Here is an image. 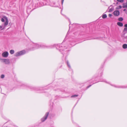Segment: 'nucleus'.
I'll return each instance as SVG.
<instances>
[{
  "mask_svg": "<svg viewBox=\"0 0 127 127\" xmlns=\"http://www.w3.org/2000/svg\"><path fill=\"white\" fill-rule=\"evenodd\" d=\"M123 19L122 17H120L118 19V20L120 21H123Z\"/></svg>",
  "mask_w": 127,
  "mask_h": 127,
  "instance_id": "obj_17",
  "label": "nucleus"
},
{
  "mask_svg": "<svg viewBox=\"0 0 127 127\" xmlns=\"http://www.w3.org/2000/svg\"><path fill=\"white\" fill-rule=\"evenodd\" d=\"M78 96V95H72L71 96V97H76Z\"/></svg>",
  "mask_w": 127,
  "mask_h": 127,
  "instance_id": "obj_20",
  "label": "nucleus"
},
{
  "mask_svg": "<svg viewBox=\"0 0 127 127\" xmlns=\"http://www.w3.org/2000/svg\"><path fill=\"white\" fill-rule=\"evenodd\" d=\"M95 83H93V84H95Z\"/></svg>",
  "mask_w": 127,
  "mask_h": 127,
  "instance_id": "obj_34",
  "label": "nucleus"
},
{
  "mask_svg": "<svg viewBox=\"0 0 127 127\" xmlns=\"http://www.w3.org/2000/svg\"><path fill=\"white\" fill-rule=\"evenodd\" d=\"M123 31L124 32H125L127 33V28H125Z\"/></svg>",
  "mask_w": 127,
  "mask_h": 127,
  "instance_id": "obj_19",
  "label": "nucleus"
},
{
  "mask_svg": "<svg viewBox=\"0 0 127 127\" xmlns=\"http://www.w3.org/2000/svg\"><path fill=\"white\" fill-rule=\"evenodd\" d=\"M3 29H4V28H3L1 30H2Z\"/></svg>",
  "mask_w": 127,
  "mask_h": 127,
  "instance_id": "obj_33",
  "label": "nucleus"
},
{
  "mask_svg": "<svg viewBox=\"0 0 127 127\" xmlns=\"http://www.w3.org/2000/svg\"><path fill=\"white\" fill-rule=\"evenodd\" d=\"M62 44H58L57 45L56 47V48L59 50L60 52L63 50V47L62 46Z\"/></svg>",
  "mask_w": 127,
  "mask_h": 127,
  "instance_id": "obj_5",
  "label": "nucleus"
},
{
  "mask_svg": "<svg viewBox=\"0 0 127 127\" xmlns=\"http://www.w3.org/2000/svg\"><path fill=\"white\" fill-rule=\"evenodd\" d=\"M112 16V15L111 14H109L108 15V16L110 17H111Z\"/></svg>",
  "mask_w": 127,
  "mask_h": 127,
  "instance_id": "obj_26",
  "label": "nucleus"
},
{
  "mask_svg": "<svg viewBox=\"0 0 127 127\" xmlns=\"http://www.w3.org/2000/svg\"><path fill=\"white\" fill-rule=\"evenodd\" d=\"M123 8H127V4H125V3H123Z\"/></svg>",
  "mask_w": 127,
  "mask_h": 127,
  "instance_id": "obj_15",
  "label": "nucleus"
},
{
  "mask_svg": "<svg viewBox=\"0 0 127 127\" xmlns=\"http://www.w3.org/2000/svg\"><path fill=\"white\" fill-rule=\"evenodd\" d=\"M10 53L11 54H13L14 53V51L13 50H11L10 51Z\"/></svg>",
  "mask_w": 127,
  "mask_h": 127,
  "instance_id": "obj_16",
  "label": "nucleus"
},
{
  "mask_svg": "<svg viewBox=\"0 0 127 127\" xmlns=\"http://www.w3.org/2000/svg\"><path fill=\"white\" fill-rule=\"evenodd\" d=\"M34 46L36 49H38L40 48H49L51 47L50 46H47L43 45H39L37 43L34 44Z\"/></svg>",
  "mask_w": 127,
  "mask_h": 127,
  "instance_id": "obj_1",
  "label": "nucleus"
},
{
  "mask_svg": "<svg viewBox=\"0 0 127 127\" xmlns=\"http://www.w3.org/2000/svg\"><path fill=\"white\" fill-rule=\"evenodd\" d=\"M49 113L48 112H47L45 114V116L41 119V121L42 122H44L47 119L48 115Z\"/></svg>",
  "mask_w": 127,
  "mask_h": 127,
  "instance_id": "obj_4",
  "label": "nucleus"
},
{
  "mask_svg": "<svg viewBox=\"0 0 127 127\" xmlns=\"http://www.w3.org/2000/svg\"><path fill=\"white\" fill-rule=\"evenodd\" d=\"M117 24L120 27H122L123 26V24L120 22H118L117 23Z\"/></svg>",
  "mask_w": 127,
  "mask_h": 127,
  "instance_id": "obj_12",
  "label": "nucleus"
},
{
  "mask_svg": "<svg viewBox=\"0 0 127 127\" xmlns=\"http://www.w3.org/2000/svg\"><path fill=\"white\" fill-rule=\"evenodd\" d=\"M123 48L124 49H126L127 48V44H124L123 45Z\"/></svg>",
  "mask_w": 127,
  "mask_h": 127,
  "instance_id": "obj_13",
  "label": "nucleus"
},
{
  "mask_svg": "<svg viewBox=\"0 0 127 127\" xmlns=\"http://www.w3.org/2000/svg\"><path fill=\"white\" fill-rule=\"evenodd\" d=\"M26 87H29L30 89L32 90H35L36 91H38L39 90L38 88H34L32 86H26Z\"/></svg>",
  "mask_w": 127,
  "mask_h": 127,
  "instance_id": "obj_11",
  "label": "nucleus"
},
{
  "mask_svg": "<svg viewBox=\"0 0 127 127\" xmlns=\"http://www.w3.org/2000/svg\"><path fill=\"white\" fill-rule=\"evenodd\" d=\"M2 27V26H0V29Z\"/></svg>",
  "mask_w": 127,
  "mask_h": 127,
  "instance_id": "obj_30",
  "label": "nucleus"
},
{
  "mask_svg": "<svg viewBox=\"0 0 127 127\" xmlns=\"http://www.w3.org/2000/svg\"><path fill=\"white\" fill-rule=\"evenodd\" d=\"M125 12L126 13V14H127V11H125Z\"/></svg>",
  "mask_w": 127,
  "mask_h": 127,
  "instance_id": "obj_31",
  "label": "nucleus"
},
{
  "mask_svg": "<svg viewBox=\"0 0 127 127\" xmlns=\"http://www.w3.org/2000/svg\"><path fill=\"white\" fill-rule=\"evenodd\" d=\"M110 85L111 86H113L115 88H127V87H125V86H116L115 85H112L111 84H110Z\"/></svg>",
  "mask_w": 127,
  "mask_h": 127,
  "instance_id": "obj_10",
  "label": "nucleus"
},
{
  "mask_svg": "<svg viewBox=\"0 0 127 127\" xmlns=\"http://www.w3.org/2000/svg\"><path fill=\"white\" fill-rule=\"evenodd\" d=\"M124 27H126V28H127V24H125L124 25Z\"/></svg>",
  "mask_w": 127,
  "mask_h": 127,
  "instance_id": "obj_27",
  "label": "nucleus"
},
{
  "mask_svg": "<svg viewBox=\"0 0 127 127\" xmlns=\"http://www.w3.org/2000/svg\"><path fill=\"white\" fill-rule=\"evenodd\" d=\"M92 86V85H89V86H88L87 87V89L88 88H89L91 86Z\"/></svg>",
  "mask_w": 127,
  "mask_h": 127,
  "instance_id": "obj_25",
  "label": "nucleus"
},
{
  "mask_svg": "<svg viewBox=\"0 0 127 127\" xmlns=\"http://www.w3.org/2000/svg\"><path fill=\"white\" fill-rule=\"evenodd\" d=\"M26 53V52L25 50H23L22 51L18 52L15 54V56L17 57L20 56Z\"/></svg>",
  "mask_w": 127,
  "mask_h": 127,
  "instance_id": "obj_2",
  "label": "nucleus"
},
{
  "mask_svg": "<svg viewBox=\"0 0 127 127\" xmlns=\"http://www.w3.org/2000/svg\"><path fill=\"white\" fill-rule=\"evenodd\" d=\"M66 63H67V65L68 66V67L69 68H71V66L69 64L68 61H66Z\"/></svg>",
  "mask_w": 127,
  "mask_h": 127,
  "instance_id": "obj_14",
  "label": "nucleus"
},
{
  "mask_svg": "<svg viewBox=\"0 0 127 127\" xmlns=\"http://www.w3.org/2000/svg\"><path fill=\"white\" fill-rule=\"evenodd\" d=\"M4 18H2L1 19V21L2 22H4L5 21L4 19H5V22L4 23V26H6L8 24V19L7 18V17H6V16H4V17H3Z\"/></svg>",
  "mask_w": 127,
  "mask_h": 127,
  "instance_id": "obj_3",
  "label": "nucleus"
},
{
  "mask_svg": "<svg viewBox=\"0 0 127 127\" xmlns=\"http://www.w3.org/2000/svg\"><path fill=\"white\" fill-rule=\"evenodd\" d=\"M118 1L119 2H123L124 0H118Z\"/></svg>",
  "mask_w": 127,
  "mask_h": 127,
  "instance_id": "obj_23",
  "label": "nucleus"
},
{
  "mask_svg": "<svg viewBox=\"0 0 127 127\" xmlns=\"http://www.w3.org/2000/svg\"><path fill=\"white\" fill-rule=\"evenodd\" d=\"M126 4H127V2L126 3Z\"/></svg>",
  "mask_w": 127,
  "mask_h": 127,
  "instance_id": "obj_32",
  "label": "nucleus"
},
{
  "mask_svg": "<svg viewBox=\"0 0 127 127\" xmlns=\"http://www.w3.org/2000/svg\"><path fill=\"white\" fill-rule=\"evenodd\" d=\"M122 8V6H119L118 7L116 8V9H120Z\"/></svg>",
  "mask_w": 127,
  "mask_h": 127,
  "instance_id": "obj_21",
  "label": "nucleus"
},
{
  "mask_svg": "<svg viewBox=\"0 0 127 127\" xmlns=\"http://www.w3.org/2000/svg\"><path fill=\"white\" fill-rule=\"evenodd\" d=\"M102 17L104 19L107 17V16L106 14H104L103 15Z\"/></svg>",
  "mask_w": 127,
  "mask_h": 127,
  "instance_id": "obj_18",
  "label": "nucleus"
},
{
  "mask_svg": "<svg viewBox=\"0 0 127 127\" xmlns=\"http://www.w3.org/2000/svg\"><path fill=\"white\" fill-rule=\"evenodd\" d=\"M100 81L101 82H105L106 83H108L105 80H101Z\"/></svg>",
  "mask_w": 127,
  "mask_h": 127,
  "instance_id": "obj_24",
  "label": "nucleus"
},
{
  "mask_svg": "<svg viewBox=\"0 0 127 127\" xmlns=\"http://www.w3.org/2000/svg\"><path fill=\"white\" fill-rule=\"evenodd\" d=\"M113 14L115 16H118L120 14V12L119 11L116 10H115L113 12Z\"/></svg>",
  "mask_w": 127,
  "mask_h": 127,
  "instance_id": "obj_7",
  "label": "nucleus"
},
{
  "mask_svg": "<svg viewBox=\"0 0 127 127\" xmlns=\"http://www.w3.org/2000/svg\"><path fill=\"white\" fill-rule=\"evenodd\" d=\"M2 60L3 62L6 64H9L10 63V61L9 59H3Z\"/></svg>",
  "mask_w": 127,
  "mask_h": 127,
  "instance_id": "obj_8",
  "label": "nucleus"
},
{
  "mask_svg": "<svg viewBox=\"0 0 127 127\" xmlns=\"http://www.w3.org/2000/svg\"><path fill=\"white\" fill-rule=\"evenodd\" d=\"M4 74H2L0 76L1 78H3L4 77Z\"/></svg>",
  "mask_w": 127,
  "mask_h": 127,
  "instance_id": "obj_22",
  "label": "nucleus"
},
{
  "mask_svg": "<svg viewBox=\"0 0 127 127\" xmlns=\"http://www.w3.org/2000/svg\"><path fill=\"white\" fill-rule=\"evenodd\" d=\"M64 0H62V4H63Z\"/></svg>",
  "mask_w": 127,
  "mask_h": 127,
  "instance_id": "obj_28",
  "label": "nucleus"
},
{
  "mask_svg": "<svg viewBox=\"0 0 127 127\" xmlns=\"http://www.w3.org/2000/svg\"><path fill=\"white\" fill-rule=\"evenodd\" d=\"M127 10H126V9H125L124 10V11L125 12V11H127Z\"/></svg>",
  "mask_w": 127,
  "mask_h": 127,
  "instance_id": "obj_29",
  "label": "nucleus"
},
{
  "mask_svg": "<svg viewBox=\"0 0 127 127\" xmlns=\"http://www.w3.org/2000/svg\"><path fill=\"white\" fill-rule=\"evenodd\" d=\"M109 8V12H112L114 10V8L112 5H110L108 8Z\"/></svg>",
  "mask_w": 127,
  "mask_h": 127,
  "instance_id": "obj_9",
  "label": "nucleus"
},
{
  "mask_svg": "<svg viewBox=\"0 0 127 127\" xmlns=\"http://www.w3.org/2000/svg\"><path fill=\"white\" fill-rule=\"evenodd\" d=\"M28 11V9L27 10V11Z\"/></svg>",
  "mask_w": 127,
  "mask_h": 127,
  "instance_id": "obj_35",
  "label": "nucleus"
},
{
  "mask_svg": "<svg viewBox=\"0 0 127 127\" xmlns=\"http://www.w3.org/2000/svg\"><path fill=\"white\" fill-rule=\"evenodd\" d=\"M8 53L7 52L5 51L2 53V56L3 57L6 58L8 56Z\"/></svg>",
  "mask_w": 127,
  "mask_h": 127,
  "instance_id": "obj_6",
  "label": "nucleus"
}]
</instances>
